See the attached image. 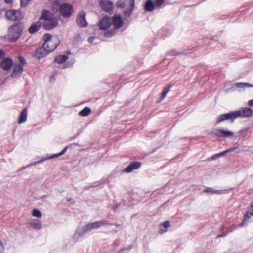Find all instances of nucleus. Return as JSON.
<instances>
[{
  "mask_svg": "<svg viewBox=\"0 0 253 253\" xmlns=\"http://www.w3.org/2000/svg\"><path fill=\"white\" fill-rule=\"evenodd\" d=\"M43 38L44 40L43 44L49 53L53 51L59 44L58 38L57 37L52 38L49 34H45Z\"/></svg>",
  "mask_w": 253,
  "mask_h": 253,
  "instance_id": "nucleus-1",
  "label": "nucleus"
},
{
  "mask_svg": "<svg viewBox=\"0 0 253 253\" xmlns=\"http://www.w3.org/2000/svg\"><path fill=\"white\" fill-rule=\"evenodd\" d=\"M49 52L43 44L38 48L35 52L34 55L35 57L40 59L46 56Z\"/></svg>",
  "mask_w": 253,
  "mask_h": 253,
  "instance_id": "nucleus-10",
  "label": "nucleus"
},
{
  "mask_svg": "<svg viewBox=\"0 0 253 253\" xmlns=\"http://www.w3.org/2000/svg\"><path fill=\"white\" fill-rule=\"evenodd\" d=\"M33 166H34V164H33V163H30L29 164L27 165L26 166V167L27 168H29V167H31Z\"/></svg>",
  "mask_w": 253,
  "mask_h": 253,
  "instance_id": "nucleus-49",
  "label": "nucleus"
},
{
  "mask_svg": "<svg viewBox=\"0 0 253 253\" xmlns=\"http://www.w3.org/2000/svg\"><path fill=\"white\" fill-rule=\"evenodd\" d=\"M41 26V22L37 21L33 23L29 28V32L31 34H33L38 31Z\"/></svg>",
  "mask_w": 253,
  "mask_h": 253,
  "instance_id": "nucleus-21",
  "label": "nucleus"
},
{
  "mask_svg": "<svg viewBox=\"0 0 253 253\" xmlns=\"http://www.w3.org/2000/svg\"><path fill=\"white\" fill-rule=\"evenodd\" d=\"M134 6L132 7L131 5H127V6L126 7V9L124 11L125 15L126 17H129L134 9Z\"/></svg>",
  "mask_w": 253,
  "mask_h": 253,
  "instance_id": "nucleus-30",
  "label": "nucleus"
},
{
  "mask_svg": "<svg viewBox=\"0 0 253 253\" xmlns=\"http://www.w3.org/2000/svg\"><path fill=\"white\" fill-rule=\"evenodd\" d=\"M234 151H235L236 153L240 152V150L238 148L235 147V148H230V149H227L225 151H223V152H221L220 153H217V154L212 155L211 157L209 158L208 160V161L214 160L219 157L223 156L224 155H225L226 154H227L229 152H233Z\"/></svg>",
  "mask_w": 253,
  "mask_h": 253,
  "instance_id": "nucleus-12",
  "label": "nucleus"
},
{
  "mask_svg": "<svg viewBox=\"0 0 253 253\" xmlns=\"http://www.w3.org/2000/svg\"><path fill=\"white\" fill-rule=\"evenodd\" d=\"M141 166V163L139 162H132L123 170V172L126 173L131 172L135 169H138Z\"/></svg>",
  "mask_w": 253,
  "mask_h": 253,
  "instance_id": "nucleus-14",
  "label": "nucleus"
},
{
  "mask_svg": "<svg viewBox=\"0 0 253 253\" xmlns=\"http://www.w3.org/2000/svg\"><path fill=\"white\" fill-rule=\"evenodd\" d=\"M170 226V223L169 221H166L164 223L160 226V230L162 233H165L167 231V228Z\"/></svg>",
  "mask_w": 253,
  "mask_h": 253,
  "instance_id": "nucleus-31",
  "label": "nucleus"
},
{
  "mask_svg": "<svg viewBox=\"0 0 253 253\" xmlns=\"http://www.w3.org/2000/svg\"><path fill=\"white\" fill-rule=\"evenodd\" d=\"M29 224L35 229H41L42 228L41 222L37 219L31 220L28 222Z\"/></svg>",
  "mask_w": 253,
  "mask_h": 253,
  "instance_id": "nucleus-23",
  "label": "nucleus"
},
{
  "mask_svg": "<svg viewBox=\"0 0 253 253\" xmlns=\"http://www.w3.org/2000/svg\"><path fill=\"white\" fill-rule=\"evenodd\" d=\"M54 17H55V16L50 12L46 10H43L42 11V14L39 18V20H44V21H48Z\"/></svg>",
  "mask_w": 253,
  "mask_h": 253,
  "instance_id": "nucleus-19",
  "label": "nucleus"
},
{
  "mask_svg": "<svg viewBox=\"0 0 253 253\" xmlns=\"http://www.w3.org/2000/svg\"><path fill=\"white\" fill-rule=\"evenodd\" d=\"M27 111L26 108H24L21 112L19 120L18 123L21 124L25 122L27 120Z\"/></svg>",
  "mask_w": 253,
  "mask_h": 253,
  "instance_id": "nucleus-25",
  "label": "nucleus"
},
{
  "mask_svg": "<svg viewBox=\"0 0 253 253\" xmlns=\"http://www.w3.org/2000/svg\"><path fill=\"white\" fill-rule=\"evenodd\" d=\"M107 225H110L111 224H110L108 221L105 220H101L98 221L89 223L83 228L82 233H80L79 236H83L84 234L92 229H97L100 227Z\"/></svg>",
  "mask_w": 253,
  "mask_h": 253,
  "instance_id": "nucleus-5",
  "label": "nucleus"
},
{
  "mask_svg": "<svg viewBox=\"0 0 253 253\" xmlns=\"http://www.w3.org/2000/svg\"><path fill=\"white\" fill-rule=\"evenodd\" d=\"M18 59H19V61L20 62L19 64H20L21 65H23L26 63V61L23 57H22L21 56H19Z\"/></svg>",
  "mask_w": 253,
  "mask_h": 253,
  "instance_id": "nucleus-38",
  "label": "nucleus"
},
{
  "mask_svg": "<svg viewBox=\"0 0 253 253\" xmlns=\"http://www.w3.org/2000/svg\"><path fill=\"white\" fill-rule=\"evenodd\" d=\"M58 22L57 19L55 17L48 21L42 22V27L45 30H51L56 27L58 25Z\"/></svg>",
  "mask_w": 253,
  "mask_h": 253,
  "instance_id": "nucleus-8",
  "label": "nucleus"
},
{
  "mask_svg": "<svg viewBox=\"0 0 253 253\" xmlns=\"http://www.w3.org/2000/svg\"><path fill=\"white\" fill-rule=\"evenodd\" d=\"M31 0H20L21 6L23 7L27 6Z\"/></svg>",
  "mask_w": 253,
  "mask_h": 253,
  "instance_id": "nucleus-35",
  "label": "nucleus"
},
{
  "mask_svg": "<svg viewBox=\"0 0 253 253\" xmlns=\"http://www.w3.org/2000/svg\"><path fill=\"white\" fill-rule=\"evenodd\" d=\"M32 215L37 218H41L42 216L41 212L37 209H34L32 211Z\"/></svg>",
  "mask_w": 253,
  "mask_h": 253,
  "instance_id": "nucleus-32",
  "label": "nucleus"
},
{
  "mask_svg": "<svg viewBox=\"0 0 253 253\" xmlns=\"http://www.w3.org/2000/svg\"><path fill=\"white\" fill-rule=\"evenodd\" d=\"M4 1L7 4H10L12 2V0H4Z\"/></svg>",
  "mask_w": 253,
  "mask_h": 253,
  "instance_id": "nucleus-45",
  "label": "nucleus"
},
{
  "mask_svg": "<svg viewBox=\"0 0 253 253\" xmlns=\"http://www.w3.org/2000/svg\"><path fill=\"white\" fill-rule=\"evenodd\" d=\"M180 54V53L177 52L175 50H172L170 51H169L167 52V55H171V56H176Z\"/></svg>",
  "mask_w": 253,
  "mask_h": 253,
  "instance_id": "nucleus-37",
  "label": "nucleus"
},
{
  "mask_svg": "<svg viewBox=\"0 0 253 253\" xmlns=\"http://www.w3.org/2000/svg\"><path fill=\"white\" fill-rule=\"evenodd\" d=\"M164 0H154L156 7H160L164 3Z\"/></svg>",
  "mask_w": 253,
  "mask_h": 253,
  "instance_id": "nucleus-34",
  "label": "nucleus"
},
{
  "mask_svg": "<svg viewBox=\"0 0 253 253\" xmlns=\"http://www.w3.org/2000/svg\"><path fill=\"white\" fill-rule=\"evenodd\" d=\"M17 12L13 10H7L6 12V17L11 21H17L19 20L16 16Z\"/></svg>",
  "mask_w": 253,
  "mask_h": 253,
  "instance_id": "nucleus-20",
  "label": "nucleus"
},
{
  "mask_svg": "<svg viewBox=\"0 0 253 253\" xmlns=\"http://www.w3.org/2000/svg\"><path fill=\"white\" fill-rule=\"evenodd\" d=\"M27 168V167H26V166H24V167H22L21 168L19 169L17 171H20L21 170H22L23 169H25Z\"/></svg>",
  "mask_w": 253,
  "mask_h": 253,
  "instance_id": "nucleus-48",
  "label": "nucleus"
},
{
  "mask_svg": "<svg viewBox=\"0 0 253 253\" xmlns=\"http://www.w3.org/2000/svg\"><path fill=\"white\" fill-rule=\"evenodd\" d=\"M131 249V246H129L127 248H124L119 251L118 253H126L128 252Z\"/></svg>",
  "mask_w": 253,
  "mask_h": 253,
  "instance_id": "nucleus-36",
  "label": "nucleus"
},
{
  "mask_svg": "<svg viewBox=\"0 0 253 253\" xmlns=\"http://www.w3.org/2000/svg\"><path fill=\"white\" fill-rule=\"evenodd\" d=\"M4 251V247L3 244L0 241V253H2Z\"/></svg>",
  "mask_w": 253,
  "mask_h": 253,
  "instance_id": "nucleus-41",
  "label": "nucleus"
},
{
  "mask_svg": "<svg viewBox=\"0 0 253 253\" xmlns=\"http://www.w3.org/2000/svg\"><path fill=\"white\" fill-rule=\"evenodd\" d=\"M248 104L251 106H253V99L250 100L248 102Z\"/></svg>",
  "mask_w": 253,
  "mask_h": 253,
  "instance_id": "nucleus-46",
  "label": "nucleus"
},
{
  "mask_svg": "<svg viewBox=\"0 0 253 253\" xmlns=\"http://www.w3.org/2000/svg\"><path fill=\"white\" fill-rule=\"evenodd\" d=\"M91 111L90 108L85 107L79 112V114L81 116L85 117L89 115L91 113Z\"/></svg>",
  "mask_w": 253,
  "mask_h": 253,
  "instance_id": "nucleus-28",
  "label": "nucleus"
},
{
  "mask_svg": "<svg viewBox=\"0 0 253 253\" xmlns=\"http://www.w3.org/2000/svg\"><path fill=\"white\" fill-rule=\"evenodd\" d=\"M253 216V205H251V208L247 211L246 215L244 216L243 222L241 223L240 226H242L246 224L249 221L251 216Z\"/></svg>",
  "mask_w": 253,
  "mask_h": 253,
  "instance_id": "nucleus-17",
  "label": "nucleus"
},
{
  "mask_svg": "<svg viewBox=\"0 0 253 253\" xmlns=\"http://www.w3.org/2000/svg\"><path fill=\"white\" fill-rule=\"evenodd\" d=\"M76 22L81 27H85L87 26V23L85 19V13L84 12L81 11L78 14Z\"/></svg>",
  "mask_w": 253,
  "mask_h": 253,
  "instance_id": "nucleus-11",
  "label": "nucleus"
},
{
  "mask_svg": "<svg viewBox=\"0 0 253 253\" xmlns=\"http://www.w3.org/2000/svg\"><path fill=\"white\" fill-rule=\"evenodd\" d=\"M38 164H39V162H38V161H36V162H33V164H34V165H37Z\"/></svg>",
  "mask_w": 253,
  "mask_h": 253,
  "instance_id": "nucleus-51",
  "label": "nucleus"
},
{
  "mask_svg": "<svg viewBox=\"0 0 253 253\" xmlns=\"http://www.w3.org/2000/svg\"><path fill=\"white\" fill-rule=\"evenodd\" d=\"M53 8L59 7L60 14L64 17H69L73 12V6L68 3H64L60 5L58 1L54 2Z\"/></svg>",
  "mask_w": 253,
  "mask_h": 253,
  "instance_id": "nucleus-4",
  "label": "nucleus"
},
{
  "mask_svg": "<svg viewBox=\"0 0 253 253\" xmlns=\"http://www.w3.org/2000/svg\"><path fill=\"white\" fill-rule=\"evenodd\" d=\"M236 112H239L240 115H239V117H249L252 114V110L251 109L246 107L244 108L242 110H237Z\"/></svg>",
  "mask_w": 253,
  "mask_h": 253,
  "instance_id": "nucleus-22",
  "label": "nucleus"
},
{
  "mask_svg": "<svg viewBox=\"0 0 253 253\" xmlns=\"http://www.w3.org/2000/svg\"><path fill=\"white\" fill-rule=\"evenodd\" d=\"M236 87L239 88H243L245 87H253V85L248 83H237L235 84Z\"/></svg>",
  "mask_w": 253,
  "mask_h": 253,
  "instance_id": "nucleus-27",
  "label": "nucleus"
},
{
  "mask_svg": "<svg viewBox=\"0 0 253 253\" xmlns=\"http://www.w3.org/2000/svg\"><path fill=\"white\" fill-rule=\"evenodd\" d=\"M5 55V53L3 50L0 49V59L2 58Z\"/></svg>",
  "mask_w": 253,
  "mask_h": 253,
  "instance_id": "nucleus-40",
  "label": "nucleus"
},
{
  "mask_svg": "<svg viewBox=\"0 0 253 253\" xmlns=\"http://www.w3.org/2000/svg\"><path fill=\"white\" fill-rule=\"evenodd\" d=\"M134 1L135 0H126V2H129V5L132 7L134 6Z\"/></svg>",
  "mask_w": 253,
  "mask_h": 253,
  "instance_id": "nucleus-39",
  "label": "nucleus"
},
{
  "mask_svg": "<svg viewBox=\"0 0 253 253\" xmlns=\"http://www.w3.org/2000/svg\"><path fill=\"white\" fill-rule=\"evenodd\" d=\"M118 7L121 8H124L127 6L129 5V2H126V0L124 1H118L117 3Z\"/></svg>",
  "mask_w": 253,
  "mask_h": 253,
  "instance_id": "nucleus-33",
  "label": "nucleus"
},
{
  "mask_svg": "<svg viewBox=\"0 0 253 253\" xmlns=\"http://www.w3.org/2000/svg\"><path fill=\"white\" fill-rule=\"evenodd\" d=\"M220 191H221L220 190H214L213 188H211V187H207L203 190V192L211 193V194H220Z\"/></svg>",
  "mask_w": 253,
  "mask_h": 253,
  "instance_id": "nucleus-29",
  "label": "nucleus"
},
{
  "mask_svg": "<svg viewBox=\"0 0 253 253\" xmlns=\"http://www.w3.org/2000/svg\"><path fill=\"white\" fill-rule=\"evenodd\" d=\"M23 30L22 25L16 23L9 27L8 31V37L11 41H16L20 36Z\"/></svg>",
  "mask_w": 253,
  "mask_h": 253,
  "instance_id": "nucleus-3",
  "label": "nucleus"
},
{
  "mask_svg": "<svg viewBox=\"0 0 253 253\" xmlns=\"http://www.w3.org/2000/svg\"><path fill=\"white\" fill-rule=\"evenodd\" d=\"M167 94V93L166 92H165L164 91H163L162 92V93L161 94V100H163L165 98Z\"/></svg>",
  "mask_w": 253,
  "mask_h": 253,
  "instance_id": "nucleus-43",
  "label": "nucleus"
},
{
  "mask_svg": "<svg viewBox=\"0 0 253 253\" xmlns=\"http://www.w3.org/2000/svg\"><path fill=\"white\" fill-rule=\"evenodd\" d=\"M171 87V85H169V86L168 87H167V88H166L163 91H164L165 92H166L167 93H168V92L169 91L170 88Z\"/></svg>",
  "mask_w": 253,
  "mask_h": 253,
  "instance_id": "nucleus-42",
  "label": "nucleus"
},
{
  "mask_svg": "<svg viewBox=\"0 0 253 253\" xmlns=\"http://www.w3.org/2000/svg\"><path fill=\"white\" fill-rule=\"evenodd\" d=\"M93 39H94L93 37H90V38H89L88 39V41L89 42L92 43L93 42Z\"/></svg>",
  "mask_w": 253,
  "mask_h": 253,
  "instance_id": "nucleus-44",
  "label": "nucleus"
},
{
  "mask_svg": "<svg viewBox=\"0 0 253 253\" xmlns=\"http://www.w3.org/2000/svg\"><path fill=\"white\" fill-rule=\"evenodd\" d=\"M155 7L154 2L152 0H147L145 5V9L147 11H153Z\"/></svg>",
  "mask_w": 253,
  "mask_h": 253,
  "instance_id": "nucleus-24",
  "label": "nucleus"
},
{
  "mask_svg": "<svg viewBox=\"0 0 253 253\" xmlns=\"http://www.w3.org/2000/svg\"><path fill=\"white\" fill-rule=\"evenodd\" d=\"M100 5L102 10L106 12L113 10V3L108 0H100Z\"/></svg>",
  "mask_w": 253,
  "mask_h": 253,
  "instance_id": "nucleus-13",
  "label": "nucleus"
},
{
  "mask_svg": "<svg viewBox=\"0 0 253 253\" xmlns=\"http://www.w3.org/2000/svg\"><path fill=\"white\" fill-rule=\"evenodd\" d=\"M224 236V235L223 234H221V235H219L218 236V237H223Z\"/></svg>",
  "mask_w": 253,
  "mask_h": 253,
  "instance_id": "nucleus-52",
  "label": "nucleus"
},
{
  "mask_svg": "<svg viewBox=\"0 0 253 253\" xmlns=\"http://www.w3.org/2000/svg\"><path fill=\"white\" fill-rule=\"evenodd\" d=\"M240 113L239 112L232 111L226 114H223L219 116L217 119V123L227 120H231L233 121L236 118H238Z\"/></svg>",
  "mask_w": 253,
  "mask_h": 253,
  "instance_id": "nucleus-6",
  "label": "nucleus"
},
{
  "mask_svg": "<svg viewBox=\"0 0 253 253\" xmlns=\"http://www.w3.org/2000/svg\"><path fill=\"white\" fill-rule=\"evenodd\" d=\"M111 19V24L113 25L114 30H109L104 33V36L106 37H111L115 35L116 29H118L123 26L124 21L122 19V16L119 14L114 15Z\"/></svg>",
  "mask_w": 253,
  "mask_h": 253,
  "instance_id": "nucleus-2",
  "label": "nucleus"
},
{
  "mask_svg": "<svg viewBox=\"0 0 253 253\" xmlns=\"http://www.w3.org/2000/svg\"><path fill=\"white\" fill-rule=\"evenodd\" d=\"M68 59L67 55H60L57 56L54 59V62L59 64L63 63Z\"/></svg>",
  "mask_w": 253,
  "mask_h": 253,
  "instance_id": "nucleus-26",
  "label": "nucleus"
},
{
  "mask_svg": "<svg viewBox=\"0 0 253 253\" xmlns=\"http://www.w3.org/2000/svg\"><path fill=\"white\" fill-rule=\"evenodd\" d=\"M23 71L22 66L20 64H15L11 76L13 78H17L22 74Z\"/></svg>",
  "mask_w": 253,
  "mask_h": 253,
  "instance_id": "nucleus-16",
  "label": "nucleus"
},
{
  "mask_svg": "<svg viewBox=\"0 0 253 253\" xmlns=\"http://www.w3.org/2000/svg\"><path fill=\"white\" fill-rule=\"evenodd\" d=\"M68 148V147L66 146L60 152L57 153V154L52 155L48 157L43 158L41 160L38 161L39 162V164L42 163L44 161H45L47 160H48L49 159H53L54 158H57V157H58L63 155L66 152Z\"/></svg>",
  "mask_w": 253,
  "mask_h": 253,
  "instance_id": "nucleus-18",
  "label": "nucleus"
},
{
  "mask_svg": "<svg viewBox=\"0 0 253 253\" xmlns=\"http://www.w3.org/2000/svg\"><path fill=\"white\" fill-rule=\"evenodd\" d=\"M99 185V182H95L94 183V184L93 185H92L91 187H95V186H97Z\"/></svg>",
  "mask_w": 253,
  "mask_h": 253,
  "instance_id": "nucleus-47",
  "label": "nucleus"
},
{
  "mask_svg": "<svg viewBox=\"0 0 253 253\" xmlns=\"http://www.w3.org/2000/svg\"><path fill=\"white\" fill-rule=\"evenodd\" d=\"M111 25V19L108 16H104L101 19L98 23L100 29L105 30L108 28Z\"/></svg>",
  "mask_w": 253,
  "mask_h": 253,
  "instance_id": "nucleus-9",
  "label": "nucleus"
},
{
  "mask_svg": "<svg viewBox=\"0 0 253 253\" xmlns=\"http://www.w3.org/2000/svg\"><path fill=\"white\" fill-rule=\"evenodd\" d=\"M12 65L13 61L9 58H5L1 61V67L4 70H9L12 67Z\"/></svg>",
  "mask_w": 253,
  "mask_h": 253,
  "instance_id": "nucleus-15",
  "label": "nucleus"
},
{
  "mask_svg": "<svg viewBox=\"0 0 253 253\" xmlns=\"http://www.w3.org/2000/svg\"><path fill=\"white\" fill-rule=\"evenodd\" d=\"M229 90H230L231 91H235V87L233 86L231 87Z\"/></svg>",
  "mask_w": 253,
  "mask_h": 253,
  "instance_id": "nucleus-50",
  "label": "nucleus"
},
{
  "mask_svg": "<svg viewBox=\"0 0 253 253\" xmlns=\"http://www.w3.org/2000/svg\"><path fill=\"white\" fill-rule=\"evenodd\" d=\"M211 134L217 137L223 138L230 137L234 135V133L232 131L219 129H215L211 132Z\"/></svg>",
  "mask_w": 253,
  "mask_h": 253,
  "instance_id": "nucleus-7",
  "label": "nucleus"
}]
</instances>
